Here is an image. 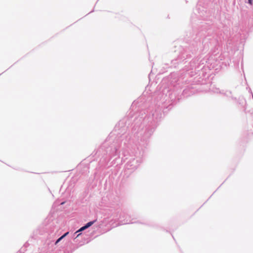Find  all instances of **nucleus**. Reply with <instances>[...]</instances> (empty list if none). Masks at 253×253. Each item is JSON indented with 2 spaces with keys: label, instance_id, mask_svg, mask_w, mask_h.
Segmentation results:
<instances>
[{
  "label": "nucleus",
  "instance_id": "nucleus-1",
  "mask_svg": "<svg viewBox=\"0 0 253 253\" xmlns=\"http://www.w3.org/2000/svg\"><path fill=\"white\" fill-rule=\"evenodd\" d=\"M68 234V232H67V233H65L63 235H62L61 237H60L59 239H58L55 242V245H56L63 238H64Z\"/></svg>",
  "mask_w": 253,
  "mask_h": 253
},
{
  "label": "nucleus",
  "instance_id": "nucleus-2",
  "mask_svg": "<svg viewBox=\"0 0 253 253\" xmlns=\"http://www.w3.org/2000/svg\"><path fill=\"white\" fill-rule=\"evenodd\" d=\"M94 221H90V222H88L85 225V227L86 228H88L89 227H90V226H91L93 223H94Z\"/></svg>",
  "mask_w": 253,
  "mask_h": 253
},
{
  "label": "nucleus",
  "instance_id": "nucleus-3",
  "mask_svg": "<svg viewBox=\"0 0 253 253\" xmlns=\"http://www.w3.org/2000/svg\"><path fill=\"white\" fill-rule=\"evenodd\" d=\"M85 229H86V228L85 227V226H84L81 227L77 232L83 231V230H85Z\"/></svg>",
  "mask_w": 253,
  "mask_h": 253
},
{
  "label": "nucleus",
  "instance_id": "nucleus-4",
  "mask_svg": "<svg viewBox=\"0 0 253 253\" xmlns=\"http://www.w3.org/2000/svg\"><path fill=\"white\" fill-rule=\"evenodd\" d=\"M249 3L250 4H252V0H249Z\"/></svg>",
  "mask_w": 253,
  "mask_h": 253
}]
</instances>
